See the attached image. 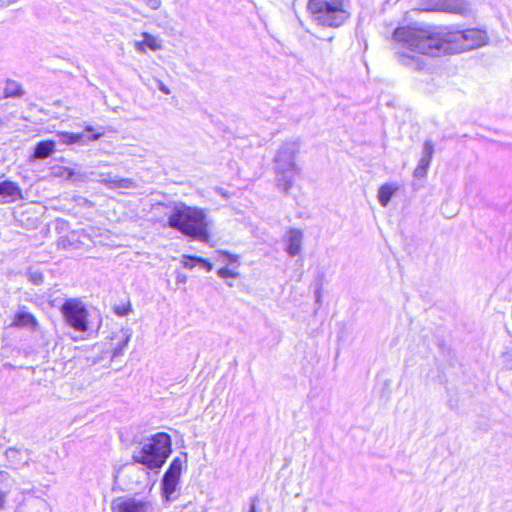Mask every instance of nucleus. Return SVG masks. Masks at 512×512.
<instances>
[{
	"label": "nucleus",
	"mask_w": 512,
	"mask_h": 512,
	"mask_svg": "<svg viewBox=\"0 0 512 512\" xmlns=\"http://www.w3.org/2000/svg\"><path fill=\"white\" fill-rule=\"evenodd\" d=\"M397 61L411 69L426 66L424 55L460 53L484 45L485 31L479 29L456 30L452 27L402 26L393 33Z\"/></svg>",
	"instance_id": "nucleus-1"
},
{
	"label": "nucleus",
	"mask_w": 512,
	"mask_h": 512,
	"mask_svg": "<svg viewBox=\"0 0 512 512\" xmlns=\"http://www.w3.org/2000/svg\"><path fill=\"white\" fill-rule=\"evenodd\" d=\"M168 225L193 239L207 242L209 221L205 211L198 207L177 204L168 216Z\"/></svg>",
	"instance_id": "nucleus-2"
},
{
	"label": "nucleus",
	"mask_w": 512,
	"mask_h": 512,
	"mask_svg": "<svg viewBox=\"0 0 512 512\" xmlns=\"http://www.w3.org/2000/svg\"><path fill=\"white\" fill-rule=\"evenodd\" d=\"M172 452L171 437L164 432L144 439L135 448L132 460L150 470L160 469Z\"/></svg>",
	"instance_id": "nucleus-3"
},
{
	"label": "nucleus",
	"mask_w": 512,
	"mask_h": 512,
	"mask_svg": "<svg viewBox=\"0 0 512 512\" xmlns=\"http://www.w3.org/2000/svg\"><path fill=\"white\" fill-rule=\"evenodd\" d=\"M297 151L298 144L296 142H286L279 148L274 159L276 185L284 193L290 191L299 174V168L294 161Z\"/></svg>",
	"instance_id": "nucleus-4"
},
{
	"label": "nucleus",
	"mask_w": 512,
	"mask_h": 512,
	"mask_svg": "<svg viewBox=\"0 0 512 512\" xmlns=\"http://www.w3.org/2000/svg\"><path fill=\"white\" fill-rule=\"evenodd\" d=\"M308 8L314 21L324 26L338 27L349 16L344 0H309Z\"/></svg>",
	"instance_id": "nucleus-5"
},
{
	"label": "nucleus",
	"mask_w": 512,
	"mask_h": 512,
	"mask_svg": "<svg viewBox=\"0 0 512 512\" xmlns=\"http://www.w3.org/2000/svg\"><path fill=\"white\" fill-rule=\"evenodd\" d=\"M187 461V454L184 453L183 457H175L170 463L168 469L164 473L161 481L162 497L166 503L176 500L175 492L179 484L180 476L184 464Z\"/></svg>",
	"instance_id": "nucleus-6"
},
{
	"label": "nucleus",
	"mask_w": 512,
	"mask_h": 512,
	"mask_svg": "<svg viewBox=\"0 0 512 512\" xmlns=\"http://www.w3.org/2000/svg\"><path fill=\"white\" fill-rule=\"evenodd\" d=\"M61 312L66 323L79 332H85L88 329V311L80 299H66L61 305Z\"/></svg>",
	"instance_id": "nucleus-7"
},
{
	"label": "nucleus",
	"mask_w": 512,
	"mask_h": 512,
	"mask_svg": "<svg viewBox=\"0 0 512 512\" xmlns=\"http://www.w3.org/2000/svg\"><path fill=\"white\" fill-rule=\"evenodd\" d=\"M421 7L425 11L447 12L459 15L470 13V5L465 0H423Z\"/></svg>",
	"instance_id": "nucleus-8"
},
{
	"label": "nucleus",
	"mask_w": 512,
	"mask_h": 512,
	"mask_svg": "<svg viewBox=\"0 0 512 512\" xmlns=\"http://www.w3.org/2000/svg\"><path fill=\"white\" fill-rule=\"evenodd\" d=\"M132 337V330L130 328H121L117 331L112 337V341H114L112 358H117L122 356L126 350V347Z\"/></svg>",
	"instance_id": "nucleus-9"
},
{
	"label": "nucleus",
	"mask_w": 512,
	"mask_h": 512,
	"mask_svg": "<svg viewBox=\"0 0 512 512\" xmlns=\"http://www.w3.org/2000/svg\"><path fill=\"white\" fill-rule=\"evenodd\" d=\"M434 153V146L431 141H425L423 145L422 156L414 170L415 177H424L427 174Z\"/></svg>",
	"instance_id": "nucleus-10"
},
{
	"label": "nucleus",
	"mask_w": 512,
	"mask_h": 512,
	"mask_svg": "<svg viewBox=\"0 0 512 512\" xmlns=\"http://www.w3.org/2000/svg\"><path fill=\"white\" fill-rule=\"evenodd\" d=\"M118 512H152V504L146 500L128 498L117 505Z\"/></svg>",
	"instance_id": "nucleus-11"
},
{
	"label": "nucleus",
	"mask_w": 512,
	"mask_h": 512,
	"mask_svg": "<svg viewBox=\"0 0 512 512\" xmlns=\"http://www.w3.org/2000/svg\"><path fill=\"white\" fill-rule=\"evenodd\" d=\"M303 233L299 229H290L287 235L286 251L290 256L300 254L302 249Z\"/></svg>",
	"instance_id": "nucleus-12"
},
{
	"label": "nucleus",
	"mask_w": 512,
	"mask_h": 512,
	"mask_svg": "<svg viewBox=\"0 0 512 512\" xmlns=\"http://www.w3.org/2000/svg\"><path fill=\"white\" fill-rule=\"evenodd\" d=\"M51 174L54 177L62 178L65 180H70L72 182H81L84 181L86 176L78 171H75L74 169L55 165L51 167Z\"/></svg>",
	"instance_id": "nucleus-13"
},
{
	"label": "nucleus",
	"mask_w": 512,
	"mask_h": 512,
	"mask_svg": "<svg viewBox=\"0 0 512 512\" xmlns=\"http://www.w3.org/2000/svg\"><path fill=\"white\" fill-rule=\"evenodd\" d=\"M100 181L111 189H130L136 187V183L133 179L121 178L110 174L106 176L102 175V179Z\"/></svg>",
	"instance_id": "nucleus-14"
},
{
	"label": "nucleus",
	"mask_w": 512,
	"mask_h": 512,
	"mask_svg": "<svg viewBox=\"0 0 512 512\" xmlns=\"http://www.w3.org/2000/svg\"><path fill=\"white\" fill-rule=\"evenodd\" d=\"M399 186L397 183H385L378 189V201L383 207H387L393 195L398 191Z\"/></svg>",
	"instance_id": "nucleus-15"
},
{
	"label": "nucleus",
	"mask_w": 512,
	"mask_h": 512,
	"mask_svg": "<svg viewBox=\"0 0 512 512\" xmlns=\"http://www.w3.org/2000/svg\"><path fill=\"white\" fill-rule=\"evenodd\" d=\"M154 24L165 33L171 35L174 32L173 18L167 11H161L153 18Z\"/></svg>",
	"instance_id": "nucleus-16"
},
{
	"label": "nucleus",
	"mask_w": 512,
	"mask_h": 512,
	"mask_svg": "<svg viewBox=\"0 0 512 512\" xmlns=\"http://www.w3.org/2000/svg\"><path fill=\"white\" fill-rule=\"evenodd\" d=\"M31 324H32V314L29 311H27L26 309L21 308L16 312L14 319L11 323V326L23 328V327H27Z\"/></svg>",
	"instance_id": "nucleus-17"
},
{
	"label": "nucleus",
	"mask_w": 512,
	"mask_h": 512,
	"mask_svg": "<svg viewBox=\"0 0 512 512\" xmlns=\"http://www.w3.org/2000/svg\"><path fill=\"white\" fill-rule=\"evenodd\" d=\"M55 147V142L51 140L41 141L34 148V158H45L49 156Z\"/></svg>",
	"instance_id": "nucleus-18"
},
{
	"label": "nucleus",
	"mask_w": 512,
	"mask_h": 512,
	"mask_svg": "<svg viewBox=\"0 0 512 512\" xmlns=\"http://www.w3.org/2000/svg\"><path fill=\"white\" fill-rule=\"evenodd\" d=\"M7 459L14 465H17L19 461L24 460V463L28 461V452L21 451L16 448H9L6 451Z\"/></svg>",
	"instance_id": "nucleus-19"
},
{
	"label": "nucleus",
	"mask_w": 512,
	"mask_h": 512,
	"mask_svg": "<svg viewBox=\"0 0 512 512\" xmlns=\"http://www.w3.org/2000/svg\"><path fill=\"white\" fill-rule=\"evenodd\" d=\"M141 36L143 37L144 43L146 44L147 48L151 51H157L162 49V40L152 35L148 32H142Z\"/></svg>",
	"instance_id": "nucleus-20"
},
{
	"label": "nucleus",
	"mask_w": 512,
	"mask_h": 512,
	"mask_svg": "<svg viewBox=\"0 0 512 512\" xmlns=\"http://www.w3.org/2000/svg\"><path fill=\"white\" fill-rule=\"evenodd\" d=\"M21 94V86L18 82L13 80H8L5 83L4 87V96L5 97H16Z\"/></svg>",
	"instance_id": "nucleus-21"
},
{
	"label": "nucleus",
	"mask_w": 512,
	"mask_h": 512,
	"mask_svg": "<svg viewBox=\"0 0 512 512\" xmlns=\"http://www.w3.org/2000/svg\"><path fill=\"white\" fill-rule=\"evenodd\" d=\"M16 190V186L12 182L4 181L0 183V195L4 198L13 197Z\"/></svg>",
	"instance_id": "nucleus-22"
},
{
	"label": "nucleus",
	"mask_w": 512,
	"mask_h": 512,
	"mask_svg": "<svg viewBox=\"0 0 512 512\" xmlns=\"http://www.w3.org/2000/svg\"><path fill=\"white\" fill-rule=\"evenodd\" d=\"M60 140L64 144H74L83 141L84 136L82 134H75L65 132L59 135Z\"/></svg>",
	"instance_id": "nucleus-23"
},
{
	"label": "nucleus",
	"mask_w": 512,
	"mask_h": 512,
	"mask_svg": "<svg viewBox=\"0 0 512 512\" xmlns=\"http://www.w3.org/2000/svg\"><path fill=\"white\" fill-rule=\"evenodd\" d=\"M34 507L37 508V512H52L50 505L43 499L34 501Z\"/></svg>",
	"instance_id": "nucleus-24"
},
{
	"label": "nucleus",
	"mask_w": 512,
	"mask_h": 512,
	"mask_svg": "<svg viewBox=\"0 0 512 512\" xmlns=\"http://www.w3.org/2000/svg\"><path fill=\"white\" fill-rule=\"evenodd\" d=\"M218 275L221 278H235L238 276V273L228 267H223L218 270Z\"/></svg>",
	"instance_id": "nucleus-25"
},
{
	"label": "nucleus",
	"mask_w": 512,
	"mask_h": 512,
	"mask_svg": "<svg viewBox=\"0 0 512 512\" xmlns=\"http://www.w3.org/2000/svg\"><path fill=\"white\" fill-rule=\"evenodd\" d=\"M502 365L506 369H512V351H506L501 356Z\"/></svg>",
	"instance_id": "nucleus-26"
},
{
	"label": "nucleus",
	"mask_w": 512,
	"mask_h": 512,
	"mask_svg": "<svg viewBox=\"0 0 512 512\" xmlns=\"http://www.w3.org/2000/svg\"><path fill=\"white\" fill-rule=\"evenodd\" d=\"M131 306L130 305H118L114 307V312L118 316H126L131 312Z\"/></svg>",
	"instance_id": "nucleus-27"
},
{
	"label": "nucleus",
	"mask_w": 512,
	"mask_h": 512,
	"mask_svg": "<svg viewBox=\"0 0 512 512\" xmlns=\"http://www.w3.org/2000/svg\"><path fill=\"white\" fill-rule=\"evenodd\" d=\"M194 256L184 255L182 259V264L185 268L192 269L195 266V263H197L194 258Z\"/></svg>",
	"instance_id": "nucleus-28"
},
{
	"label": "nucleus",
	"mask_w": 512,
	"mask_h": 512,
	"mask_svg": "<svg viewBox=\"0 0 512 512\" xmlns=\"http://www.w3.org/2000/svg\"><path fill=\"white\" fill-rule=\"evenodd\" d=\"M150 9L158 10L162 5V0H142Z\"/></svg>",
	"instance_id": "nucleus-29"
},
{
	"label": "nucleus",
	"mask_w": 512,
	"mask_h": 512,
	"mask_svg": "<svg viewBox=\"0 0 512 512\" xmlns=\"http://www.w3.org/2000/svg\"><path fill=\"white\" fill-rule=\"evenodd\" d=\"M193 258L198 264H201L207 271L212 270L213 265L208 260L201 258V257H193Z\"/></svg>",
	"instance_id": "nucleus-30"
},
{
	"label": "nucleus",
	"mask_w": 512,
	"mask_h": 512,
	"mask_svg": "<svg viewBox=\"0 0 512 512\" xmlns=\"http://www.w3.org/2000/svg\"><path fill=\"white\" fill-rule=\"evenodd\" d=\"M134 48L138 53H145L146 52V44L144 43V40L141 41H135L134 42Z\"/></svg>",
	"instance_id": "nucleus-31"
},
{
	"label": "nucleus",
	"mask_w": 512,
	"mask_h": 512,
	"mask_svg": "<svg viewBox=\"0 0 512 512\" xmlns=\"http://www.w3.org/2000/svg\"><path fill=\"white\" fill-rule=\"evenodd\" d=\"M186 281H187V276L185 274L180 273V272L176 274V283L177 284H180V283L185 284Z\"/></svg>",
	"instance_id": "nucleus-32"
},
{
	"label": "nucleus",
	"mask_w": 512,
	"mask_h": 512,
	"mask_svg": "<svg viewBox=\"0 0 512 512\" xmlns=\"http://www.w3.org/2000/svg\"><path fill=\"white\" fill-rule=\"evenodd\" d=\"M158 82V89L164 94H170V89L160 80Z\"/></svg>",
	"instance_id": "nucleus-33"
},
{
	"label": "nucleus",
	"mask_w": 512,
	"mask_h": 512,
	"mask_svg": "<svg viewBox=\"0 0 512 512\" xmlns=\"http://www.w3.org/2000/svg\"><path fill=\"white\" fill-rule=\"evenodd\" d=\"M14 2H16V0H0V8L9 6V5L13 4Z\"/></svg>",
	"instance_id": "nucleus-34"
},
{
	"label": "nucleus",
	"mask_w": 512,
	"mask_h": 512,
	"mask_svg": "<svg viewBox=\"0 0 512 512\" xmlns=\"http://www.w3.org/2000/svg\"><path fill=\"white\" fill-rule=\"evenodd\" d=\"M102 135H103V132L95 133V134H93L92 136H90V137L88 138V140H89V141H95V140H98Z\"/></svg>",
	"instance_id": "nucleus-35"
},
{
	"label": "nucleus",
	"mask_w": 512,
	"mask_h": 512,
	"mask_svg": "<svg viewBox=\"0 0 512 512\" xmlns=\"http://www.w3.org/2000/svg\"><path fill=\"white\" fill-rule=\"evenodd\" d=\"M33 281H34V285L38 284L39 282L42 281V276L40 274H37L36 272H34Z\"/></svg>",
	"instance_id": "nucleus-36"
},
{
	"label": "nucleus",
	"mask_w": 512,
	"mask_h": 512,
	"mask_svg": "<svg viewBox=\"0 0 512 512\" xmlns=\"http://www.w3.org/2000/svg\"><path fill=\"white\" fill-rule=\"evenodd\" d=\"M256 502H257L256 499H253L251 501L249 512H256Z\"/></svg>",
	"instance_id": "nucleus-37"
},
{
	"label": "nucleus",
	"mask_w": 512,
	"mask_h": 512,
	"mask_svg": "<svg viewBox=\"0 0 512 512\" xmlns=\"http://www.w3.org/2000/svg\"><path fill=\"white\" fill-rule=\"evenodd\" d=\"M4 504V494L0 492V508L3 506Z\"/></svg>",
	"instance_id": "nucleus-38"
},
{
	"label": "nucleus",
	"mask_w": 512,
	"mask_h": 512,
	"mask_svg": "<svg viewBox=\"0 0 512 512\" xmlns=\"http://www.w3.org/2000/svg\"><path fill=\"white\" fill-rule=\"evenodd\" d=\"M226 256L230 259V260H234L236 261V257L230 255V254H226Z\"/></svg>",
	"instance_id": "nucleus-39"
},
{
	"label": "nucleus",
	"mask_w": 512,
	"mask_h": 512,
	"mask_svg": "<svg viewBox=\"0 0 512 512\" xmlns=\"http://www.w3.org/2000/svg\"><path fill=\"white\" fill-rule=\"evenodd\" d=\"M85 130L90 132L93 130V128H92V126H87Z\"/></svg>",
	"instance_id": "nucleus-40"
},
{
	"label": "nucleus",
	"mask_w": 512,
	"mask_h": 512,
	"mask_svg": "<svg viewBox=\"0 0 512 512\" xmlns=\"http://www.w3.org/2000/svg\"><path fill=\"white\" fill-rule=\"evenodd\" d=\"M33 325H34V328H35V327H36V325H37V322H36V320H35V319H34Z\"/></svg>",
	"instance_id": "nucleus-41"
}]
</instances>
